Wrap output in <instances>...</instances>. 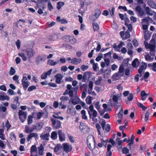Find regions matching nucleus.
I'll use <instances>...</instances> for the list:
<instances>
[{"instance_id": "f257e3e1", "label": "nucleus", "mask_w": 156, "mask_h": 156, "mask_svg": "<svg viewBox=\"0 0 156 156\" xmlns=\"http://www.w3.org/2000/svg\"><path fill=\"white\" fill-rule=\"evenodd\" d=\"M34 51L31 48H29L24 50L22 52L19 53L18 55L21 57L23 60L26 61L27 58H30L35 54Z\"/></svg>"}, {"instance_id": "f03ea898", "label": "nucleus", "mask_w": 156, "mask_h": 156, "mask_svg": "<svg viewBox=\"0 0 156 156\" xmlns=\"http://www.w3.org/2000/svg\"><path fill=\"white\" fill-rule=\"evenodd\" d=\"M87 111L90 119H91L94 122L96 123L98 121V113L97 111L94 109L93 106L92 105H91L87 108Z\"/></svg>"}, {"instance_id": "7ed1b4c3", "label": "nucleus", "mask_w": 156, "mask_h": 156, "mask_svg": "<svg viewBox=\"0 0 156 156\" xmlns=\"http://www.w3.org/2000/svg\"><path fill=\"white\" fill-rule=\"evenodd\" d=\"M144 45L145 48L149 50L150 53H154L156 48V43L154 40L151 39L150 41L149 44L144 42Z\"/></svg>"}, {"instance_id": "20e7f679", "label": "nucleus", "mask_w": 156, "mask_h": 156, "mask_svg": "<svg viewBox=\"0 0 156 156\" xmlns=\"http://www.w3.org/2000/svg\"><path fill=\"white\" fill-rule=\"evenodd\" d=\"M67 88L69 90V97L71 98L73 97L74 94V95L77 94V91L78 89V87H72L70 84H68L67 85Z\"/></svg>"}, {"instance_id": "39448f33", "label": "nucleus", "mask_w": 156, "mask_h": 156, "mask_svg": "<svg viewBox=\"0 0 156 156\" xmlns=\"http://www.w3.org/2000/svg\"><path fill=\"white\" fill-rule=\"evenodd\" d=\"M27 74L25 73L23 74V76L22 80V83L23 88L25 89H27L30 85V82L28 80L27 77Z\"/></svg>"}, {"instance_id": "423d86ee", "label": "nucleus", "mask_w": 156, "mask_h": 156, "mask_svg": "<svg viewBox=\"0 0 156 156\" xmlns=\"http://www.w3.org/2000/svg\"><path fill=\"white\" fill-rule=\"evenodd\" d=\"M155 55V53H153L146 52L144 55V57L146 60L149 62H151L153 61Z\"/></svg>"}, {"instance_id": "0eeeda50", "label": "nucleus", "mask_w": 156, "mask_h": 156, "mask_svg": "<svg viewBox=\"0 0 156 156\" xmlns=\"http://www.w3.org/2000/svg\"><path fill=\"white\" fill-rule=\"evenodd\" d=\"M51 120L54 129H57L61 127L62 123L60 121L52 119H51Z\"/></svg>"}, {"instance_id": "6e6552de", "label": "nucleus", "mask_w": 156, "mask_h": 156, "mask_svg": "<svg viewBox=\"0 0 156 156\" xmlns=\"http://www.w3.org/2000/svg\"><path fill=\"white\" fill-rule=\"evenodd\" d=\"M80 98L77 96V94L75 95L74 97L73 96L71 98L69 101V103H70L71 102L72 104L75 105L79 104L80 102Z\"/></svg>"}, {"instance_id": "1a4fd4ad", "label": "nucleus", "mask_w": 156, "mask_h": 156, "mask_svg": "<svg viewBox=\"0 0 156 156\" xmlns=\"http://www.w3.org/2000/svg\"><path fill=\"white\" fill-rule=\"evenodd\" d=\"M19 115L20 119L22 122H23L27 118V112L20 110L19 111Z\"/></svg>"}, {"instance_id": "9d476101", "label": "nucleus", "mask_w": 156, "mask_h": 156, "mask_svg": "<svg viewBox=\"0 0 156 156\" xmlns=\"http://www.w3.org/2000/svg\"><path fill=\"white\" fill-rule=\"evenodd\" d=\"M122 96L121 94L120 93L119 94H112L111 97L112 98V99L115 104H117L118 103V100L121 98Z\"/></svg>"}, {"instance_id": "9b49d317", "label": "nucleus", "mask_w": 156, "mask_h": 156, "mask_svg": "<svg viewBox=\"0 0 156 156\" xmlns=\"http://www.w3.org/2000/svg\"><path fill=\"white\" fill-rule=\"evenodd\" d=\"M79 128L81 132L84 133H88L90 130L88 127L82 122L80 123Z\"/></svg>"}, {"instance_id": "f8f14e48", "label": "nucleus", "mask_w": 156, "mask_h": 156, "mask_svg": "<svg viewBox=\"0 0 156 156\" xmlns=\"http://www.w3.org/2000/svg\"><path fill=\"white\" fill-rule=\"evenodd\" d=\"M63 146V150L66 153H68L72 149V147L68 143H64L62 144Z\"/></svg>"}, {"instance_id": "ddd939ff", "label": "nucleus", "mask_w": 156, "mask_h": 156, "mask_svg": "<svg viewBox=\"0 0 156 156\" xmlns=\"http://www.w3.org/2000/svg\"><path fill=\"white\" fill-rule=\"evenodd\" d=\"M120 34L123 40H125L130 37L129 33L128 30H127L125 32L124 31H121Z\"/></svg>"}, {"instance_id": "4468645a", "label": "nucleus", "mask_w": 156, "mask_h": 156, "mask_svg": "<svg viewBox=\"0 0 156 156\" xmlns=\"http://www.w3.org/2000/svg\"><path fill=\"white\" fill-rule=\"evenodd\" d=\"M9 97L6 95L5 93L3 92H0V100L2 101L7 100L9 101Z\"/></svg>"}, {"instance_id": "2eb2a0df", "label": "nucleus", "mask_w": 156, "mask_h": 156, "mask_svg": "<svg viewBox=\"0 0 156 156\" xmlns=\"http://www.w3.org/2000/svg\"><path fill=\"white\" fill-rule=\"evenodd\" d=\"M30 154L34 155V156H37V148L35 145H32L30 150Z\"/></svg>"}, {"instance_id": "dca6fc26", "label": "nucleus", "mask_w": 156, "mask_h": 156, "mask_svg": "<svg viewBox=\"0 0 156 156\" xmlns=\"http://www.w3.org/2000/svg\"><path fill=\"white\" fill-rule=\"evenodd\" d=\"M91 73L90 72H85L83 75V81L85 82H86V81L90 78Z\"/></svg>"}, {"instance_id": "f3484780", "label": "nucleus", "mask_w": 156, "mask_h": 156, "mask_svg": "<svg viewBox=\"0 0 156 156\" xmlns=\"http://www.w3.org/2000/svg\"><path fill=\"white\" fill-rule=\"evenodd\" d=\"M46 58V55L39 56L36 59V62L37 64H39L43 61H44Z\"/></svg>"}, {"instance_id": "a211bd4d", "label": "nucleus", "mask_w": 156, "mask_h": 156, "mask_svg": "<svg viewBox=\"0 0 156 156\" xmlns=\"http://www.w3.org/2000/svg\"><path fill=\"white\" fill-rule=\"evenodd\" d=\"M81 62V59L80 58H72V62H69L75 65H77L80 64Z\"/></svg>"}, {"instance_id": "6ab92c4d", "label": "nucleus", "mask_w": 156, "mask_h": 156, "mask_svg": "<svg viewBox=\"0 0 156 156\" xmlns=\"http://www.w3.org/2000/svg\"><path fill=\"white\" fill-rule=\"evenodd\" d=\"M56 78V82L59 84L61 83V81L63 78V76L61 74H58L55 76Z\"/></svg>"}, {"instance_id": "aec40b11", "label": "nucleus", "mask_w": 156, "mask_h": 156, "mask_svg": "<svg viewBox=\"0 0 156 156\" xmlns=\"http://www.w3.org/2000/svg\"><path fill=\"white\" fill-rule=\"evenodd\" d=\"M145 11L146 14L150 16H152L155 13L154 11L150 9L148 7H147L146 8Z\"/></svg>"}, {"instance_id": "412c9836", "label": "nucleus", "mask_w": 156, "mask_h": 156, "mask_svg": "<svg viewBox=\"0 0 156 156\" xmlns=\"http://www.w3.org/2000/svg\"><path fill=\"white\" fill-rule=\"evenodd\" d=\"M34 129H40L42 128L43 126V124L42 122H39L36 124V125H33Z\"/></svg>"}, {"instance_id": "4be33fe9", "label": "nucleus", "mask_w": 156, "mask_h": 156, "mask_svg": "<svg viewBox=\"0 0 156 156\" xmlns=\"http://www.w3.org/2000/svg\"><path fill=\"white\" fill-rule=\"evenodd\" d=\"M153 21L152 19L149 17H145L142 20V24L147 23L148 22Z\"/></svg>"}, {"instance_id": "5701e85b", "label": "nucleus", "mask_w": 156, "mask_h": 156, "mask_svg": "<svg viewBox=\"0 0 156 156\" xmlns=\"http://www.w3.org/2000/svg\"><path fill=\"white\" fill-rule=\"evenodd\" d=\"M122 76V74H120L119 73H117L113 75L112 78L114 80H119Z\"/></svg>"}, {"instance_id": "b1692460", "label": "nucleus", "mask_w": 156, "mask_h": 156, "mask_svg": "<svg viewBox=\"0 0 156 156\" xmlns=\"http://www.w3.org/2000/svg\"><path fill=\"white\" fill-rule=\"evenodd\" d=\"M59 62V61H56L54 60L49 59L48 61V64L51 66H54L56 65Z\"/></svg>"}, {"instance_id": "393cba45", "label": "nucleus", "mask_w": 156, "mask_h": 156, "mask_svg": "<svg viewBox=\"0 0 156 156\" xmlns=\"http://www.w3.org/2000/svg\"><path fill=\"white\" fill-rule=\"evenodd\" d=\"M33 128L34 127L33 126L32 127L30 128H29L27 126H26L25 127V131L26 133H29L34 130V129Z\"/></svg>"}, {"instance_id": "a878e982", "label": "nucleus", "mask_w": 156, "mask_h": 156, "mask_svg": "<svg viewBox=\"0 0 156 156\" xmlns=\"http://www.w3.org/2000/svg\"><path fill=\"white\" fill-rule=\"evenodd\" d=\"M147 67V65L146 63H144L141 66L140 68L138 69V72L139 73H141L142 72L145 70Z\"/></svg>"}, {"instance_id": "bb28decb", "label": "nucleus", "mask_w": 156, "mask_h": 156, "mask_svg": "<svg viewBox=\"0 0 156 156\" xmlns=\"http://www.w3.org/2000/svg\"><path fill=\"white\" fill-rule=\"evenodd\" d=\"M95 99L91 96H88L86 99V103L88 105H90L92 103V100Z\"/></svg>"}, {"instance_id": "cd10ccee", "label": "nucleus", "mask_w": 156, "mask_h": 156, "mask_svg": "<svg viewBox=\"0 0 156 156\" xmlns=\"http://www.w3.org/2000/svg\"><path fill=\"white\" fill-rule=\"evenodd\" d=\"M147 3L151 8L153 9H156V4L154 2L152 1L149 0L148 1Z\"/></svg>"}, {"instance_id": "c85d7f7f", "label": "nucleus", "mask_w": 156, "mask_h": 156, "mask_svg": "<svg viewBox=\"0 0 156 156\" xmlns=\"http://www.w3.org/2000/svg\"><path fill=\"white\" fill-rule=\"evenodd\" d=\"M38 153L39 155H43V152L44 151V147L41 144L40 146L38 147Z\"/></svg>"}, {"instance_id": "c756f323", "label": "nucleus", "mask_w": 156, "mask_h": 156, "mask_svg": "<svg viewBox=\"0 0 156 156\" xmlns=\"http://www.w3.org/2000/svg\"><path fill=\"white\" fill-rule=\"evenodd\" d=\"M112 52L111 51L104 54V59L110 60L111 58Z\"/></svg>"}, {"instance_id": "7c9ffc66", "label": "nucleus", "mask_w": 156, "mask_h": 156, "mask_svg": "<svg viewBox=\"0 0 156 156\" xmlns=\"http://www.w3.org/2000/svg\"><path fill=\"white\" fill-rule=\"evenodd\" d=\"M139 64V62L137 59H135L132 62V65L135 68L137 67Z\"/></svg>"}, {"instance_id": "2f4dec72", "label": "nucleus", "mask_w": 156, "mask_h": 156, "mask_svg": "<svg viewBox=\"0 0 156 156\" xmlns=\"http://www.w3.org/2000/svg\"><path fill=\"white\" fill-rule=\"evenodd\" d=\"M117 107H118V108H119V107H121V109L119 113L118 116L119 118L122 119V114L123 112L122 106H121V105H118V106H117Z\"/></svg>"}, {"instance_id": "473e14b6", "label": "nucleus", "mask_w": 156, "mask_h": 156, "mask_svg": "<svg viewBox=\"0 0 156 156\" xmlns=\"http://www.w3.org/2000/svg\"><path fill=\"white\" fill-rule=\"evenodd\" d=\"M82 117L83 119L86 120L87 119V116L86 115V112L84 110H83L81 111Z\"/></svg>"}, {"instance_id": "72a5a7b5", "label": "nucleus", "mask_w": 156, "mask_h": 156, "mask_svg": "<svg viewBox=\"0 0 156 156\" xmlns=\"http://www.w3.org/2000/svg\"><path fill=\"white\" fill-rule=\"evenodd\" d=\"M69 38V43L72 44H75L76 43V39L73 37L72 36L71 37H68Z\"/></svg>"}, {"instance_id": "f704fd0d", "label": "nucleus", "mask_w": 156, "mask_h": 156, "mask_svg": "<svg viewBox=\"0 0 156 156\" xmlns=\"http://www.w3.org/2000/svg\"><path fill=\"white\" fill-rule=\"evenodd\" d=\"M94 103H95V105L96 108V109L99 112H100V114L102 115L103 114V113H102L101 112H100V105L99 104V102L98 101H97L95 103V102H94Z\"/></svg>"}, {"instance_id": "c9c22d12", "label": "nucleus", "mask_w": 156, "mask_h": 156, "mask_svg": "<svg viewBox=\"0 0 156 156\" xmlns=\"http://www.w3.org/2000/svg\"><path fill=\"white\" fill-rule=\"evenodd\" d=\"M94 13V15L98 18L101 14V11L99 9H95Z\"/></svg>"}, {"instance_id": "e433bc0d", "label": "nucleus", "mask_w": 156, "mask_h": 156, "mask_svg": "<svg viewBox=\"0 0 156 156\" xmlns=\"http://www.w3.org/2000/svg\"><path fill=\"white\" fill-rule=\"evenodd\" d=\"M75 110L72 105H69L68 106L67 112L68 113H70L72 111Z\"/></svg>"}, {"instance_id": "4c0bfd02", "label": "nucleus", "mask_w": 156, "mask_h": 156, "mask_svg": "<svg viewBox=\"0 0 156 156\" xmlns=\"http://www.w3.org/2000/svg\"><path fill=\"white\" fill-rule=\"evenodd\" d=\"M64 3L60 1L57 2V8L58 9H60L61 7L64 5Z\"/></svg>"}, {"instance_id": "58836bf2", "label": "nucleus", "mask_w": 156, "mask_h": 156, "mask_svg": "<svg viewBox=\"0 0 156 156\" xmlns=\"http://www.w3.org/2000/svg\"><path fill=\"white\" fill-rule=\"evenodd\" d=\"M102 80V78L101 76H99L97 80L95 82V84L96 85H100L101 83V82Z\"/></svg>"}, {"instance_id": "ea45409f", "label": "nucleus", "mask_w": 156, "mask_h": 156, "mask_svg": "<svg viewBox=\"0 0 156 156\" xmlns=\"http://www.w3.org/2000/svg\"><path fill=\"white\" fill-rule=\"evenodd\" d=\"M16 72V71L14 68L13 67H11L9 72V75H13L15 74Z\"/></svg>"}, {"instance_id": "a19ab883", "label": "nucleus", "mask_w": 156, "mask_h": 156, "mask_svg": "<svg viewBox=\"0 0 156 156\" xmlns=\"http://www.w3.org/2000/svg\"><path fill=\"white\" fill-rule=\"evenodd\" d=\"M93 26L94 31L98 30L99 28V26L97 23H94L93 24Z\"/></svg>"}, {"instance_id": "79ce46f5", "label": "nucleus", "mask_w": 156, "mask_h": 156, "mask_svg": "<svg viewBox=\"0 0 156 156\" xmlns=\"http://www.w3.org/2000/svg\"><path fill=\"white\" fill-rule=\"evenodd\" d=\"M124 71V68L123 66L122 65H120V66L118 73H119L120 74H121L122 75V73H123Z\"/></svg>"}, {"instance_id": "37998d69", "label": "nucleus", "mask_w": 156, "mask_h": 156, "mask_svg": "<svg viewBox=\"0 0 156 156\" xmlns=\"http://www.w3.org/2000/svg\"><path fill=\"white\" fill-rule=\"evenodd\" d=\"M19 76L17 75H15L13 77V80L15 81L16 83L18 84L20 83V82L18 80Z\"/></svg>"}, {"instance_id": "c03bdc74", "label": "nucleus", "mask_w": 156, "mask_h": 156, "mask_svg": "<svg viewBox=\"0 0 156 156\" xmlns=\"http://www.w3.org/2000/svg\"><path fill=\"white\" fill-rule=\"evenodd\" d=\"M122 151L123 153L126 154L129 153V150L126 147L122 148Z\"/></svg>"}, {"instance_id": "a18cd8bd", "label": "nucleus", "mask_w": 156, "mask_h": 156, "mask_svg": "<svg viewBox=\"0 0 156 156\" xmlns=\"http://www.w3.org/2000/svg\"><path fill=\"white\" fill-rule=\"evenodd\" d=\"M60 100L62 101H66L69 100V98L68 96H62L60 98Z\"/></svg>"}, {"instance_id": "49530a36", "label": "nucleus", "mask_w": 156, "mask_h": 156, "mask_svg": "<svg viewBox=\"0 0 156 156\" xmlns=\"http://www.w3.org/2000/svg\"><path fill=\"white\" fill-rule=\"evenodd\" d=\"M149 73L148 72H146L144 75V80L146 82L147 81V78L149 76Z\"/></svg>"}, {"instance_id": "de8ad7c7", "label": "nucleus", "mask_w": 156, "mask_h": 156, "mask_svg": "<svg viewBox=\"0 0 156 156\" xmlns=\"http://www.w3.org/2000/svg\"><path fill=\"white\" fill-rule=\"evenodd\" d=\"M33 117L31 115L28 116V124L29 125L31 124L33 122Z\"/></svg>"}, {"instance_id": "09e8293b", "label": "nucleus", "mask_w": 156, "mask_h": 156, "mask_svg": "<svg viewBox=\"0 0 156 156\" xmlns=\"http://www.w3.org/2000/svg\"><path fill=\"white\" fill-rule=\"evenodd\" d=\"M48 38L49 39L51 40L54 41L57 39V36L55 35H53L49 36Z\"/></svg>"}, {"instance_id": "8fccbe9b", "label": "nucleus", "mask_w": 156, "mask_h": 156, "mask_svg": "<svg viewBox=\"0 0 156 156\" xmlns=\"http://www.w3.org/2000/svg\"><path fill=\"white\" fill-rule=\"evenodd\" d=\"M138 105L139 107L141 108L144 111L147 108V107L145 106L142 104L140 103L138 104Z\"/></svg>"}, {"instance_id": "3c124183", "label": "nucleus", "mask_w": 156, "mask_h": 156, "mask_svg": "<svg viewBox=\"0 0 156 156\" xmlns=\"http://www.w3.org/2000/svg\"><path fill=\"white\" fill-rule=\"evenodd\" d=\"M103 54L100 53L99 54L98 56L96 57V60L97 61H99L101 59L103 58Z\"/></svg>"}, {"instance_id": "603ef678", "label": "nucleus", "mask_w": 156, "mask_h": 156, "mask_svg": "<svg viewBox=\"0 0 156 156\" xmlns=\"http://www.w3.org/2000/svg\"><path fill=\"white\" fill-rule=\"evenodd\" d=\"M44 114V113L43 112H38L37 113V118L38 119H39L41 118V117Z\"/></svg>"}, {"instance_id": "864d4df0", "label": "nucleus", "mask_w": 156, "mask_h": 156, "mask_svg": "<svg viewBox=\"0 0 156 156\" xmlns=\"http://www.w3.org/2000/svg\"><path fill=\"white\" fill-rule=\"evenodd\" d=\"M88 66L87 65H83L81 67V69L83 71H84L88 69Z\"/></svg>"}, {"instance_id": "5fc2aeb1", "label": "nucleus", "mask_w": 156, "mask_h": 156, "mask_svg": "<svg viewBox=\"0 0 156 156\" xmlns=\"http://www.w3.org/2000/svg\"><path fill=\"white\" fill-rule=\"evenodd\" d=\"M36 87L34 85H32L30 86L28 89V90L29 91H31L34 90L36 89Z\"/></svg>"}, {"instance_id": "6e6d98bb", "label": "nucleus", "mask_w": 156, "mask_h": 156, "mask_svg": "<svg viewBox=\"0 0 156 156\" xmlns=\"http://www.w3.org/2000/svg\"><path fill=\"white\" fill-rule=\"evenodd\" d=\"M149 116V112L148 111H147L146 113L144 119V120L146 122L148 120Z\"/></svg>"}, {"instance_id": "4d7b16f0", "label": "nucleus", "mask_w": 156, "mask_h": 156, "mask_svg": "<svg viewBox=\"0 0 156 156\" xmlns=\"http://www.w3.org/2000/svg\"><path fill=\"white\" fill-rule=\"evenodd\" d=\"M80 102L79 104H80L81 105V106L83 108L87 109L88 108H87L86 106L85 103L84 102L82 101L81 100H80Z\"/></svg>"}, {"instance_id": "13d9d810", "label": "nucleus", "mask_w": 156, "mask_h": 156, "mask_svg": "<svg viewBox=\"0 0 156 156\" xmlns=\"http://www.w3.org/2000/svg\"><path fill=\"white\" fill-rule=\"evenodd\" d=\"M139 15L138 16H140L141 18H143V16H145V14L144 13L143 11L141 10L138 12Z\"/></svg>"}, {"instance_id": "bf43d9fd", "label": "nucleus", "mask_w": 156, "mask_h": 156, "mask_svg": "<svg viewBox=\"0 0 156 156\" xmlns=\"http://www.w3.org/2000/svg\"><path fill=\"white\" fill-rule=\"evenodd\" d=\"M19 97L18 96H16L14 97V103L17 104L18 105H19L20 103L18 102Z\"/></svg>"}, {"instance_id": "052dcab7", "label": "nucleus", "mask_w": 156, "mask_h": 156, "mask_svg": "<svg viewBox=\"0 0 156 156\" xmlns=\"http://www.w3.org/2000/svg\"><path fill=\"white\" fill-rule=\"evenodd\" d=\"M19 105H18L17 104L14 103L11 105V107L13 109H16L17 107L19 106Z\"/></svg>"}, {"instance_id": "680f3d73", "label": "nucleus", "mask_w": 156, "mask_h": 156, "mask_svg": "<svg viewBox=\"0 0 156 156\" xmlns=\"http://www.w3.org/2000/svg\"><path fill=\"white\" fill-rule=\"evenodd\" d=\"M97 44L98 45V46L96 49L97 51H100V49H101V46L99 42H97Z\"/></svg>"}, {"instance_id": "e2e57ef3", "label": "nucleus", "mask_w": 156, "mask_h": 156, "mask_svg": "<svg viewBox=\"0 0 156 156\" xmlns=\"http://www.w3.org/2000/svg\"><path fill=\"white\" fill-rule=\"evenodd\" d=\"M122 46V44L120 43L118 46H116V47H115V48L116 49L117 51H120V49Z\"/></svg>"}, {"instance_id": "0e129e2a", "label": "nucleus", "mask_w": 156, "mask_h": 156, "mask_svg": "<svg viewBox=\"0 0 156 156\" xmlns=\"http://www.w3.org/2000/svg\"><path fill=\"white\" fill-rule=\"evenodd\" d=\"M17 48L19 49L20 48V40H18L16 43Z\"/></svg>"}, {"instance_id": "69168bd1", "label": "nucleus", "mask_w": 156, "mask_h": 156, "mask_svg": "<svg viewBox=\"0 0 156 156\" xmlns=\"http://www.w3.org/2000/svg\"><path fill=\"white\" fill-rule=\"evenodd\" d=\"M5 126L7 130H8L11 127V126L9 123L8 120H7L5 123Z\"/></svg>"}, {"instance_id": "338daca9", "label": "nucleus", "mask_w": 156, "mask_h": 156, "mask_svg": "<svg viewBox=\"0 0 156 156\" xmlns=\"http://www.w3.org/2000/svg\"><path fill=\"white\" fill-rule=\"evenodd\" d=\"M48 9L50 11L51 10L53 9V7L50 2H48Z\"/></svg>"}, {"instance_id": "774afa93", "label": "nucleus", "mask_w": 156, "mask_h": 156, "mask_svg": "<svg viewBox=\"0 0 156 156\" xmlns=\"http://www.w3.org/2000/svg\"><path fill=\"white\" fill-rule=\"evenodd\" d=\"M98 18L94 15H92L90 17V20L93 21H95Z\"/></svg>"}]
</instances>
